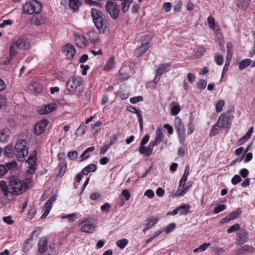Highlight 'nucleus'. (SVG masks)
<instances>
[{
  "label": "nucleus",
  "instance_id": "1",
  "mask_svg": "<svg viewBox=\"0 0 255 255\" xmlns=\"http://www.w3.org/2000/svg\"><path fill=\"white\" fill-rule=\"evenodd\" d=\"M28 188L27 180L21 181L17 176L10 177L9 182V193L13 195H19L24 192Z\"/></svg>",
  "mask_w": 255,
  "mask_h": 255
},
{
  "label": "nucleus",
  "instance_id": "2",
  "mask_svg": "<svg viewBox=\"0 0 255 255\" xmlns=\"http://www.w3.org/2000/svg\"><path fill=\"white\" fill-rule=\"evenodd\" d=\"M27 141L25 139L18 140L15 145L14 153L17 160L23 162L25 158L28 154V149L26 146Z\"/></svg>",
  "mask_w": 255,
  "mask_h": 255
},
{
  "label": "nucleus",
  "instance_id": "3",
  "mask_svg": "<svg viewBox=\"0 0 255 255\" xmlns=\"http://www.w3.org/2000/svg\"><path fill=\"white\" fill-rule=\"evenodd\" d=\"M23 7L25 13L28 14H38L41 11L42 4L37 0H30L26 2Z\"/></svg>",
  "mask_w": 255,
  "mask_h": 255
},
{
  "label": "nucleus",
  "instance_id": "4",
  "mask_svg": "<svg viewBox=\"0 0 255 255\" xmlns=\"http://www.w3.org/2000/svg\"><path fill=\"white\" fill-rule=\"evenodd\" d=\"M105 8L113 19H116L118 17L120 9L116 2L110 0H108L105 5Z\"/></svg>",
  "mask_w": 255,
  "mask_h": 255
},
{
  "label": "nucleus",
  "instance_id": "5",
  "mask_svg": "<svg viewBox=\"0 0 255 255\" xmlns=\"http://www.w3.org/2000/svg\"><path fill=\"white\" fill-rule=\"evenodd\" d=\"M232 120L230 113L227 112L225 114H222L219 117L217 123L221 127L229 129L231 125Z\"/></svg>",
  "mask_w": 255,
  "mask_h": 255
},
{
  "label": "nucleus",
  "instance_id": "6",
  "mask_svg": "<svg viewBox=\"0 0 255 255\" xmlns=\"http://www.w3.org/2000/svg\"><path fill=\"white\" fill-rule=\"evenodd\" d=\"M82 83L80 77H70L66 83L67 89L70 92H74Z\"/></svg>",
  "mask_w": 255,
  "mask_h": 255
},
{
  "label": "nucleus",
  "instance_id": "7",
  "mask_svg": "<svg viewBox=\"0 0 255 255\" xmlns=\"http://www.w3.org/2000/svg\"><path fill=\"white\" fill-rule=\"evenodd\" d=\"M38 252L40 255L45 253L46 255H52L48 250V240L46 237L39 239L38 243Z\"/></svg>",
  "mask_w": 255,
  "mask_h": 255
},
{
  "label": "nucleus",
  "instance_id": "8",
  "mask_svg": "<svg viewBox=\"0 0 255 255\" xmlns=\"http://www.w3.org/2000/svg\"><path fill=\"white\" fill-rule=\"evenodd\" d=\"M249 240L248 233L245 229L242 228L237 234L236 245L241 246L248 242Z\"/></svg>",
  "mask_w": 255,
  "mask_h": 255
},
{
  "label": "nucleus",
  "instance_id": "9",
  "mask_svg": "<svg viewBox=\"0 0 255 255\" xmlns=\"http://www.w3.org/2000/svg\"><path fill=\"white\" fill-rule=\"evenodd\" d=\"M61 4L75 12L79 9L81 3L79 0H62L61 1Z\"/></svg>",
  "mask_w": 255,
  "mask_h": 255
},
{
  "label": "nucleus",
  "instance_id": "10",
  "mask_svg": "<svg viewBox=\"0 0 255 255\" xmlns=\"http://www.w3.org/2000/svg\"><path fill=\"white\" fill-rule=\"evenodd\" d=\"M150 47V40L145 41V39L142 40L141 45L137 47L134 51V55L139 57L141 56L143 53L146 52V51Z\"/></svg>",
  "mask_w": 255,
  "mask_h": 255
},
{
  "label": "nucleus",
  "instance_id": "11",
  "mask_svg": "<svg viewBox=\"0 0 255 255\" xmlns=\"http://www.w3.org/2000/svg\"><path fill=\"white\" fill-rule=\"evenodd\" d=\"M49 123L47 119H43L38 122L34 127V134L40 135L45 130L46 127Z\"/></svg>",
  "mask_w": 255,
  "mask_h": 255
},
{
  "label": "nucleus",
  "instance_id": "12",
  "mask_svg": "<svg viewBox=\"0 0 255 255\" xmlns=\"http://www.w3.org/2000/svg\"><path fill=\"white\" fill-rule=\"evenodd\" d=\"M16 163L12 161L10 163H7L5 165L0 164V177H2L5 175L8 171H13L16 167Z\"/></svg>",
  "mask_w": 255,
  "mask_h": 255
},
{
  "label": "nucleus",
  "instance_id": "13",
  "mask_svg": "<svg viewBox=\"0 0 255 255\" xmlns=\"http://www.w3.org/2000/svg\"><path fill=\"white\" fill-rule=\"evenodd\" d=\"M174 127L178 135L179 134L180 135L181 134H185V129L184 124L182 120L178 117L175 118Z\"/></svg>",
  "mask_w": 255,
  "mask_h": 255
},
{
  "label": "nucleus",
  "instance_id": "14",
  "mask_svg": "<svg viewBox=\"0 0 255 255\" xmlns=\"http://www.w3.org/2000/svg\"><path fill=\"white\" fill-rule=\"evenodd\" d=\"M63 53L67 59H71L76 53V50L73 45L67 44L63 47Z\"/></svg>",
  "mask_w": 255,
  "mask_h": 255
},
{
  "label": "nucleus",
  "instance_id": "15",
  "mask_svg": "<svg viewBox=\"0 0 255 255\" xmlns=\"http://www.w3.org/2000/svg\"><path fill=\"white\" fill-rule=\"evenodd\" d=\"M18 49L28 50L29 49V43L24 37L19 38L17 41L13 43Z\"/></svg>",
  "mask_w": 255,
  "mask_h": 255
},
{
  "label": "nucleus",
  "instance_id": "16",
  "mask_svg": "<svg viewBox=\"0 0 255 255\" xmlns=\"http://www.w3.org/2000/svg\"><path fill=\"white\" fill-rule=\"evenodd\" d=\"M127 109L132 113H135L136 114L138 117L139 125L140 130H143V119L141 112L139 110H137L135 107L132 106L128 107Z\"/></svg>",
  "mask_w": 255,
  "mask_h": 255
},
{
  "label": "nucleus",
  "instance_id": "17",
  "mask_svg": "<svg viewBox=\"0 0 255 255\" xmlns=\"http://www.w3.org/2000/svg\"><path fill=\"white\" fill-rule=\"evenodd\" d=\"M56 109L57 105L55 103H52L40 109L39 110V113L42 115H45L56 110Z\"/></svg>",
  "mask_w": 255,
  "mask_h": 255
},
{
  "label": "nucleus",
  "instance_id": "18",
  "mask_svg": "<svg viewBox=\"0 0 255 255\" xmlns=\"http://www.w3.org/2000/svg\"><path fill=\"white\" fill-rule=\"evenodd\" d=\"M82 225L81 231L86 233H93L95 231V226L92 224L86 223L85 221L81 223Z\"/></svg>",
  "mask_w": 255,
  "mask_h": 255
},
{
  "label": "nucleus",
  "instance_id": "19",
  "mask_svg": "<svg viewBox=\"0 0 255 255\" xmlns=\"http://www.w3.org/2000/svg\"><path fill=\"white\" fill-rule=\"evenodd\" d=\"M95 26L99 30L104 31L105 30L107 27L106 21L104 18V16H101L99 18H98L94 22Z\"/></svg>",
  "mask_w": 255,
  "mask_h": 255
},
{
  "label": "nucleus",
  "instance_id": "20",
  "mask_svg": "<svg viewBox=\"0 0 255 255\" xmlns=\"http://www.w3.org/2000/svg\"><path fill=\"white\" fill-rule=\"evenodd\" d=\"M17 49L15 47V45L12 44L9 49V55L7 57V62L5 63L7 64H9L12 59L15 57L17 54Z\"/></svg>",
  "mask_w": 255,
  "mask_h": 255
},
{
  "label": "nucleus",
  "instance_id": "21",
  "mask_svg": "<svg viewBox=\"0 0 255 255\" xmlns=\"http://www.w3.org/2000/svg\"><path fill=\"white\" fill-rule=\"evenodd\" d=\"M153 147L149 143L147 147H140L139 151L144 157H148L152 154Z\"/></svg>",
  "mask_w": 255,
  "mask_h": 255
},
{
  "label": "nucleus",
  "instance_id": "22",
  "mask_svg": "<svg viewBox=\"0 0 255 255\" xmlns=\"http://www.w3.org/2000/svg\"><path fill=\"white\" fill-rule=\"evenodd\" d=\"M35 232V231H33L31 237L28 238L23 243V251L25 253L29 252L32 248V237Z\"/></svg>",
  "mask_w": 255,
  "mask_h": 255
},
{
  "label": "nucleus",
  "instance_id": "23",
  "mask_svg": "<svg viewBox=\"0 0 255 255\" xmlns=\"http://www.w3.org/2000/svg\"><path fill=\"white\" fill-rule=\"evenodd\" d=\"M170 66V64L169 63H165L160 64L158 69L156 70V72L158 74V75H161V76L164 74L165 72L168 71L167 69Z\"/></svg>",
  "mask_w": 255,
  "mask_h": 255
},
{
  "label": "nucleus",
  "instance_id": "24",
  "mask_svg": "<svg viewBox=\"0 0 255 255\" xmlns=\"http://www.w3.org/2000/svg\"><path fill=\"white\" fill-rule=\"evenodd\" d=\"M9 131L5 128L1 129L0 131V141L2 142H6L9 137Z\"/></svg>",
  "mask_w": 255,
  "mask_h": 255
},
{
  "label": "nucleus",
  "instance_id": "25",
  "mask_svg": "<svg viewBox=\"0 0 255 255\" xmlns=\"http://www.w3.org/2000/svg\"><path fill=\"white\" fill-rule=\"evenodd\" d=\"M97 166L94 164H91L86 166L82 170V173L87 175L90 172H95L97 170Z\"/></svg>",
  "mask_w": 255,
  "mask_h": 255
},
{
  "label": "nucleus",
  "instance_id": "26",
  "mask_svg": "<svg viewBox=\"0 0 255 255\" xmlns=\"http://www.w3.org/2000/svg\"><path fill=\"white\" fill-rule=\"evenodd\" d=\"M91 16L93 22L95 21L96 19L99 18L101 16H104V14L100 10L95 8H91Z\"/></svg>",
  "mask_w": 255,
  "mask_h": 255
},
{
  "label": "nucleus",
  "instance_id": "27",
  "mask_svg": "<svg viewBox=\"0 0 255 255\" xmlns=\"http://www.w3.org/2000/svg\"><path fill=\"white\" fill-rule=\"evenodd\" d=\"M56 198L57 197L56 195H53L47 201L43 208L44 211L48 210V212H50L51 209V205L56 200Z\"/></svg>",
  "mask_w": 255,
  "mask_h": 255
},
{
  "label": "nucleus",
  "instance_id": "28",
  "mask_svg": "<svg viewBox=\"0 0 255 255\" xmlns=\"http://www.w3.org/2000/svg\"><path fill=\"white\" fill-rule=\"evenodd\" d=\"M254 251V248H253V247L249 246L248 245H245L238 250V254L244 255L247 252L252 253Z\"/></svg>",
  "mask_w": 255,
  "mask_h": 255
},
{
  "label": "nucleus",
  "instance_id": "29",
  "mask_svg": "<svg viewBox=\"0 0 255 255\" xmlns=\"http://www.w3.org/2000/svg\"><path fill=\"white\" fill-rule=\"evenodd\" d=\"M75 41L76 45L80 48H83L86 46L87 41L83 36H79L76 39Z\"/></svg>",
  "mask_w": 255,
  "mask_h": 255
},
{
  "label": "nucleus",
  "instance_id": "30",
  "mask_svg": "<svg viewBox=\"0 0 255 255\" xmlns=\"http://www.w3.org/2000/svg\"><path fill=\"white\" fill-rule=\"evenodd\" d=\"M251 0H243L236 3V5L243 10H246L250 5Z\"/></svg>",
  "mask_w": 255,
  "mask_h": 255
},
{
  "label": "nucleus",
  "instance_id": "31",
  "mask_svg": "<svg viewBox=\"0 0 255 255\" xmlns=\"http://www.w3.org/2000/svg\"><path fill=\"white\" fill-rule=\"evenodd\" d=\"M122 1V11L124 13H126L128 10L132 0H123Z\"/></svg>",
  "mask_w": 255,
  "mask_h": 255
},
{
  "label": "nucleus",
  "instance_id": "32",
  "mask_svg": "<svg viewBox=\"0 0 255 255\" xmlns=\"http://www.w3.org/2000/svg\"><path fill=\"white\" fill-rule=\"evenodd\" d=\"M13 146L11 144L7 145L4 148V154L5 156L10 157L13 155Z\"/></svg>",
  "mask_w": 255,
  "mask_h": 255
},
{
  "label": "nucleus",
  "instance_id": "33",
  "mask_svg": "<svg viewBox=\"0 0 255 255\" xmlns=\"http://www.w3.org/2000/svg\"><path fill=\"white\" fill-rule=\"evenodd\" d=\"M59 175L60 176L62 177L64 174L67 168V164L65 163V160L63 159L62 162H60L59 166Z\"/></svg>",
  "mask_w": 255,
  "mask_h": 255
},
{
  "label": "nucleus",
  "instance_id": "34",
  "mask_svg": "<svg viewBox=\"0 0 255 255\" xmlns=\"http://www.w3.org/2000/svg\"><path fill=\"white\" fill-rule=\"evenodd\" d=\"M179 207H182L181 210L179 211V215L183 216L187 215L189 213H190V211L189 210L190 208V206L188 204H183L179 206Z\"/></svg>",
  "mask_w": 255,
  "mask_h": 255
},
{
  "label": "nucleus",
  "instance_id": "35",
  "mask_svg": "<svg viewBox=\"0 0 255 255\" xmlns=\"http://www.w3.org/2000/svg\"><path fill=\"white\" fill-rule=\"evenodd\" d=\"M0 187L3 192V195L5 197L7 196L9 193V187H7L6 182L4 181H1L0 182Z\"/></svg>",
  "mask_w": 255,
  "mask_h": 255
},
{
  "label": "nucleus",
  "instance_id": "36",
  "mask_svg": "<svg viewBox=\"0 0 255 255\" xmlns=\"http://www.w3.org/2000/svg\"><path fill=\"white\" fill-rule=\"evenodd\" d=\"M252 63V60L250 59H246L242 60L239 63V69L240 70H244L247 66Z\"/></svg>",
  "mask_w": 255,
  "mask_h": 255
},
{
  "label": "nucleus",
  "instance_id": "37",
  "mask_svg": "<svg viewBox=\"0 0 255 255\" xmlns=\"http://www.w3.org/2000/svg\"><path fill=\"white\" fill-rule=\"evenodd\" d=\"M221 128V127L218 125V123H217V124L213 126L210 130V136H214L218 134L220 132Z\"/></svg>",
  "mask_w": 255,
  "mask_h": 255
},
{
  "label": "nucleus",
  "instance_id": "38",
  "mask_svg": "<svg viewBox=\"0 0 255 255\" xmlns=\"http://www.w3.org/2000/svg\"><path fill=\"white\" fill-rule=\"evenodd\" d=\"M33 152L34 155H30L26 161V162L29 165H36V156L37 155V152L36 150H34Z\"/></svg>",
  "mask_w": 255,
  "mask_h": 255
},
{
  "label": "nucleus",
  "instance_id": "39",
  "mask_svg": "<svg viewBox=\"0 0 255 255\" xmlns=\"http://www.w3.org/2000/svg\"><path fill=\"white\" fill-rule=\"evenodd\" d=\"M114 66V58L111 57L107 62L106 64L104 66L105 70H109Z\"/></svg>",
  "mask_w": 255,
  "mask_h": 255
},
{
  "label": "nucleus",
  "instance_id": "40",
  "mask_svg": "<svg viewBox=\"0 0 255 255\" xmlns=\"http://www.w3.org/2000/svg\"><path fill=\"white\" fill-rule=\"evenodd\" d=\"M163 138H164V135L162 131V129H161L160 128H158L156 130L155 139H156V141H158L160 143V142H161L163 140Z\"/></svg>",
  "mask_w": 255,
  "mask_h": 255
},
{
  "label": "nucleus",
  "instance_id": "41",
  "mask_svg": "<svg viewBox=\"0 0 255 255\" xmlns=\"http://www.w3.org/2000/svg\"><path fill=\"white\" fill-rule=\"evenodd\" d=\"M128 243V241L127 239H124L117 241L116 242V245L121 249H123L126 247Z\"/></svg>",
  "mask_w": 255,
  "mask_h": 255
},
{
  "label": "nucleus",
  "instance_id": "42",
  "mask_svg": "<svg viewBox=\"0 0 255 255\" xmlns=\"http://www.w3.org/2000/svg\"><path fill=\"white\" fill-rule=\"evenodd\" d=\"M159 219L154 217H151L146 224L148 228H151L154 225H155L158 221Z\"/></svg>",
  "mask_w": 255,
  "mask_h": 255
},
{
  "label": "nucleus",
  "instance_id": "43",
  "mask_svg": "<svg viewBox=\"0 0 255 255\" xmlns=\"http://www.w3.org/2000/svg\"><path fill=\"white\" fill-rule=\"evenodd\" d=\"M242 214V211L240 209H237L236 211L231 212L230 214V218L232 220L239 218Z\"/></svg>",
  "mask_w": 255,
  "mask_h": 255
},
{
  "label": "nucleus",
  "instance_id": "44",
  "mask_svg": "<svg viewBox=\"0 0 255 255\" xmlns=\"http://www.w3.org/2000/svg\"><path fill=\"white\" fill-rule=\"evenodd\" d=\"M210 246V243H204L201 246H200L198 248L194 250V253H199L203 252L206 250V249Z\"/></svg>",
  "mask_w": 255,
  "mask_h": 255
},
{
  "label": "nucleus",
  "instance_id": "45",
  "mask_svg": "<svg viewBox=\"0 0 255 255\" xmlns=\"http://www.w3.org/2000/svg\"><path fill=\"white\" fill-rule=\"evenodd\" d=\"M240 225L239 224H235L231 226L227 230L228 233H232L241 230Z\"/></svg>",
  "mask_w": 255,
  "mask_h": 255
},
{
  "label": "nucleus",
  "instance_id": "46",
  "mask_svg": "<svg viewBox=\"0 0 255 255\" xmlns=\"http://www.w3.org/2000/svg\"><path fill=\"white\" fill-rule=\"evenodd\" d=\"M224 104V102L223 100H219L218 102L216 105V111L217 113H220L222 111Z\"/></svg>",
  "mask_w": 255,
  "mask_h": 255
},
{
  "label": "nucleus",
  "instance_id": "47",
  "mask_svg": "<svg viewBox=\"0 0 255 255\" xmlns=\"http://www.w3.org/2000/svg\"><path fill=\"white\" fill-rule=\"evenodd\" d=\"M175 227L176 224L174 223L169 224L166 228L165 233L167 234H170L175 229Z\"/></svg>",
  "mask_w": 255,
  "mask_h": 255
},
{
  "label": "nucleus",
  "instance_id": "48",
  "mask_svg": "<svg viewBox=\"0 0 255 255\" xmlns=\"http://www.w3.org/2000/svg\"><path fill=\"white\" fill-rule=\"evenodd\" d=\"M215 62L217 64L221 65L224 62V58L222 55L216 54L215 56Z\"/></svg>",
  "mask_w": 255,
  "mask_h": 255
},
{
  "label": "nucleus",
  "instance_id": "49",
  "mask_svg": "<svg viewBox=\"0 0 255 255\" xmlns=\"http://www.w3.org/2000/svg\"><path fill=\"white\" fill-rule=\"evenodd\" d=\"M143 100V97L142 96H138L137 97H133L131 98L129 100V101L131 104H134L137 102L142 101Z\"/></svg>",
  "mask_w": 255,
  "mask_h": 255
},
{
  "label": "nucleus",
  "instance_id": "50",
  "mask_svg": "<svg viewBox=\"0 0 255 255\" xmlns=\"http://www.w3.org/2000/svg\"><path fill=\"white\" fill-rule=\"evenodd\" d=\"M180 111V107L179 105H176L175 106H173L172 108L171 114L173 116H176L179 113Z\"/></svg>",
  "mask_w": 255,
  "mask_h": 255
},
{
  "label": "nucleus",
  "instance_id": "51",
  "mask_svg": "<svg viewBox=\"0 0 255 255\" xmlns=\"http://www.w3.org/2000/svg\"><path fill=\"white\" fill-rule=\"evenodd\" d=\"M207 86V82L204 80L201 79L197 84V87L200 90L204 89Z\"/></svg>",
  "mask_w": 255,
  "mask_h": 255
},
{
  "label": "nucleus",
  "instance_id": "52",
  "mask_svg": "<svg viewBox=\"0 0 255 255\" xmlns=\"http://www.w3.org/2000/svg\"><path fill=\"white\" fill-rule=\"evenodd\" d=\"M242 181V178L239 175H235L232 179L231 182L233 185H236Z\"/></svg>",
  "mask_w": 255,
  "mask_h": 255
},
{
  "label": "nucleus",
  "instance_id": "53",
  "mask_svg": "<svg viewBox=\"0 0 255 255\" xmlns=\"http://www.w3.org/2000/svg\"><path fill=\"white\" fill-rule=\"evenodd\" d=\"M36 213V209L35 207L31 206L28 211L27 214L28 217L30 219H32L35 215Z\"/></svg>",
  "mask_w": 255,
  "mask_h": 255
},
{
  "label": "nucleus",
  "instance_id": "54",
  "mask_svg": "<svg viewBox=\"0 0 255 255\" xmlns=\"http://www.w3.org/2000/svg\"><path fill=\"white\" fill-rule=\"evenodd\" d=\"M225 209H226L225 205H224V204L220 205L218 206L217 207H216L214 209V213L215 214H218V213H220V212L223 211Z\"/></svg>",
  "mask_w": 255,
  "mask_h": 255
},
{
  "label": "nucleus",
  "instance_id": "55",
  "mask_svg": "<svg viewBox=\"0 0 255 255\" xmlns=\"http://www.w3.org/2000/svg\"><path fill=\"white\" fill-rule=\"evenodd\" d=\"M68 156L70 159L74 160L77 158L78 152L76 151H70L68 153Z\"/></svg>",
  "mask_w": 255,
  "mask_h": 255
},
{
  "label": "nucleus",
  "instance_id": "56",
  "mask_svg": "<svg viewBox=\"0 0 255 255\" xmlns=\"http://www.w3.org/2000/svg\"><path fill=\"white\" fill-rule=\"evenodd\" d=\"M208 23L210 28H215V22L213 17L211 16H209L208 17Z\"/></svg>",
  "mask_w": 255,
  "mask_h": 255
},
{
  "label": "nucleus",
  "instance_id": "57",
  "mask_svg": "<svg viewBox=\"0 0 255 255\" xmlns=\"http://www.w3.org/2000/svg\"><path fill=\"white\" fill-rule=\"evenodd\" d=\"M12 24V20L11 19L4 20L0 23V27L3 28L6 25H11Z\"/></svg>",
  "mask_w": 255,
  "mask_h": 255
},
{
  "label": "nucleus",
  "instance_id": "58",
  "mask_svg": "<svg viewBox=\"0 0 255 255\" xmlns=\"http://www.w3.org/2000/svg\"><path fill=\"white\" fill-rule=\"evenodd\" d=\"M149 139V136L148 135L146 134L145 135L142 139L140 143V147H144V145L146 144V143L148 141Z\"/></svg>",
  "mask_w": 255,
  "mask_h": 255
},
{
  "label": "nucleus",
  "instance_id": "59",
  "mask_svg": "<svg viewBox=\"0 0 255 255\" xmlns=\"http://www.w3.org/2000/svg\"><path fill=\"white\" fill-rule=\"evenodd\" d=\"M86 126L85 125H81L77 129V134H83L85 132Z\"/></svg>",
  "mask_w": 255,
  "mask_h": 255
},
{
  "label": "nucleus",
  "instance_id": "60",
  "mask_svg": "<svg viewBox=\"0 0 255 255\" xmlns=\"http://www.w3.org/2000/svg\"><path fill=\"white\" fill-rule=\"evenodd\" d=\"M122 195L125 198L126 200L128 201L129 199L130 194L127 189H124L123 190Z\"/></svg>",
  "mask_w": 255,
  "mask_h": 255
},
{
  "label": "nucleus",
  "instance_id": "61",
  "mask_svg": "<svg viewBox=\"0 0 255 255\" xmlns=\"http://www.w3.org/2000/svg\"><path fill=\"white\" fill-rule=\"evenodd\" d=\"M154 193L153 191L151 189L147 190L144 193V196L148 197L150 199L154 197Z\"/></svg>",
  "mask_w": 255,
  "mask_h": 255
},
{
  "label": "nucleus",
  "instance_id": "62",
  "mask_svg": "<svg viewBox=\"0 0 255 255\" xmlns=\"http://www.w3.org/2000/svg\"><path fill=\"white\" fill-rule=\"evenodd\" d=\"M110 208V204L108 203H106L101 207V209L103 212H108Z\"/></svg>",
  "mask_w": 255,
  "mask_h": 255
},
{
  "label": "nucleus",
  "instance_id": "63",
  "mask_svg": "<svg viewBox=\"0 0 255 255\" xmlns=\"http://www.w3.org/2000/svg\"><path fill=\"white\" fill-rule=\"evenodd\" d=\"M3 221L8 224V225H11L13 223V221L11 219V217L10 216L3 217Z\"/></svg>",
  "mask_w": 255,
  "mask_h": 255
},
{
  "label": "nucleus",
  "instance_id": "64",
  "mask_svg": "<svg viewBox=\"0 0 255 255\" xmlns=\"http://www.w3.org/2000/svg\"><path fill=\"white\" fill-rule=\"evenodd\" d=\"M240 174L242 177L246 178L248 176L249 171L246 168H243L240 170Z\"/></svg>",
  "mask_w": 255,
  "mask_h": 255
}]
</instances>
